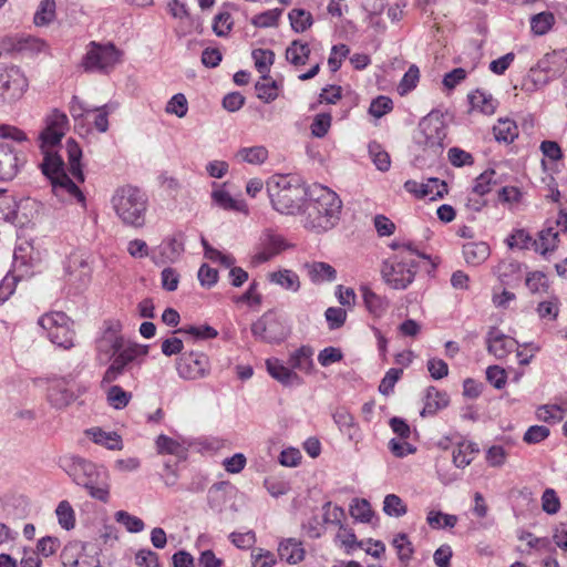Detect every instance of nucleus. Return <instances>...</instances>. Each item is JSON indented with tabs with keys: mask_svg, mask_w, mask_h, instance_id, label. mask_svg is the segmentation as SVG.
Instances as JSON below:
<instances>
[{
	"mask_svg": "<svg viewBox=\"0 0 567 567\" xmlns=\"http://www.w3.org/2000/svg\"><path fill=\"white\" fill-rule=\"evenodd\" d=\"M305 269L311 282L320 285L337 279V270L328 262L312 261L305 264Z\"/></svg>",
	"mask_w": 567,
	"mask_h": 567,
	"instance_id": "24",
	"label": "nucleus"
},
{
	"mask_svg": "<svg viewBox=\"0 0 567 567\" xmlns=\"http://www.w3.org/2000/svg\"><path fill=\"white\" fill-rule=\"evenodd\" d=\"M234 20L229 12H219L213 20V31L217 37H226L233 29Z\"/></svg>",
	"mask_w": 567,
	"mask_h": 567,
	"instance_id": "54",
	"label": "nucleus"
},
{
	"mask_svg": "<svg viewBox=\"0 0 567 567\" xmlns=\"http://www.w3.org/2000/svg\"><path fill=\"white\" fill-rule=\"evenodd\" d=\"M567 59L564 52L553 51L546 53L539 61L538 68L546 73L548 78H559L566 71Z\"/></svg>",
	"mask_w": 567,
	"mask_h": 567,
	"instance_id": "22",
	"label": "nucleus"
},
{
	"mask_svg": "<svg viewBox=\"0 0 567 567\" xmlns=\"http://www.w3.org/2000/svg\"><path fill=\"white\" fill-rule=\"evenodd\" d=\"M266 368L271 378L280 382L282 385L292 386L300 385L302 383V379L291 369V367H286L282 361L277 358L267 359Z\"/></svg>",
	"mask_w": 567,
	"mask_h": 567,
	"instance_id": "17",
	"label": "nucleus"
},
{
	"mask_svg": "<svg viewBox=\"0 0 567 567\" xmlns=\"http://www.w3.org/2000/svg\"><path fill=\"white\" fill-rule=\"evenodd\" d=\"M362 299L367 311L374 318L383 317L389 307L390 301L385 296L375 293L369 286L362 285L360 287Z\"/></svg>",
	"mask_w": 567,
	"mask_h": 567,
	"instance_id": "18",
	"label": "nucleus"
},
{
	"mask_svg": "<svg viewBox=\"0 0 567 567\" xmlns=\"http://www.w3.org/2000/svg\"><path fill=\"white\" fill-rule=\"evenodd\" d=\"M423 196L430 200L442 198L447 194V184L439 178H429L424 182Z\"/></svg>",
	"mask_w": 567,
	"mask_h": 567,
	"instance_id": "53",
	"label": "nucleus"
},
{
	"mask_svg": "<svg viewBox=\"0 0 567 567\" xmlns=\"http://www.w3.org/2000/svg\"><path fill=\"white\" fill-rule=\"evenodd\" d=\"M267 193L277 212L292 215L302 207L309 189L287 175H274L267 182Z\"/></svg>",
	"mask_w": 567,
	"mask_h": 567,
	"instance_id": "3",
	"label": "nucleus"
},
{
	"mask_svg": "<svg viewBox=\"0 0 567 567\" xmlns=\"http://www.w3.org/2000/svg\"><path fill=\"white\" fill-rule=\"evenodd\" d=\"M118 62L120 51L113 44L91 42L82 63L86 71L109 72Z\"/></svg>",
	"mask_w": 567,
	"mask_h": 567,
	"instance_id": "8",
	"label": "nucleus"
},
{
	"mask_svg": "<svg viewBox=\"0 0 567 567\" xmlns=\"http://www.w3.org/2000/svg\"><path fill=\"white\" fill-rule=\"evenodd\" d=\"M176 370L185 380L202 379L209 374V359L203 352H185L177 360Z\"/></svg>",
	"mask_w": 567,
	"mask_h": 567,
	"instance_id": "10",
	"label": "nucleus"
},
{
	"mask_svg": "<svg viewBox=\"0 0 567 567\" xmlns=\"http://www.w3.org/2000/svg\"><path fill=\"white\" fill-rule=\"evenodd\" d=\"M65 270L69 281L79 287L87 285L91 279L92 268L82 254H71L68 258Z\"/></svg>",
	"mask_w": 567,
	"mask_h": 567,
	"instance_id": "14",
	"label": "nucleus"
},
{
	"mask_svg": "<svg viewBox=\"0 0 567 567\" xmlns=\"http://www.w3.org/2000/svg\"><path fill=\"white\" fill-rule=\"evenodd\" d=\"M277 559L274 553L264 548H255L251 551L252 567H274Z\"/></svg>",
	"mask_w": 567,
	"mask_h": 567,
	"instance_id": "64",
	"label": "nucleus"
},
{
	"mask_svg": "<svg viewBox=\"0 0 567 567\" xmlns=\"http://www.w3.org/2000/svg\"><path fill=\"white\" fill-rule=\"evenodd\" d=\"M142 196L137 187L124 186L113 196V206L117 216L130 225H136L142 213Z\"/></svg>",
	"mask_w": 567,
	"mask_h": 567,
	"instance_id": "7",
	"label": "nucleus"
},
{
	"mask_svg": "<svg viewBox=\"0 0 567 567\" xmlns=\"http://www.w3.org/2000/svg\"><path fill=\"white\" fill-rule=\"evenodd\" d=\"M525 284L530 292H546L548 290L547 277L542 271H532L526 276Z\"/></svg>",
	"mask_w": 567,
	"mask_h": 567,
	"instance_id": "56",
	"label": "nucleus"
},
{
	"mask_svg": "<svg viewBox=\"0 0 567 567\" xmlns=\"http://www.w3.org/2000/svg\"><path fill=\"white\" fill-rule=\"evenodd\" d=\"M332 117L329 113L317 114L311 123V134L316 137H324L331 127Z\"/></svg>",
	"mask_w": 567,
	"mask_h": 567,
	"instance_id": "57",
	"label": "nucleus"
},
{
	"mask_svg": "<svg viewBox=\"0 0 567 567\" xmlns=\"http://www.w3.org/2000/svg\"><path fill=\"white\" fill-rule=\"evenodd\" d=\"M493 133L496 141L511 144L518 137L519 131L516 122L506 117L498 118L497 123L493 126Z\"/></svg>",
	"mask_w": 567,
	"mask_h": 567,
	"instance_id": "32",
	"label": "nucleus"
},
{
	"mask_svg": "<svg viewBox=\"0 0 567 567\" xmlns=\"http://www.w3.org/2000/svg\"><path fill=\"white\" fill-rule=\"evenodd\" d=\"M236 158L251 165H261L268 158V150L262 145L241 147L237 151Z\"/></svg>",
	"mask_w": 567,
	"mask_h": 567,
	"instance_id": "36",
	"label": "nucleus"
},
{
	"mask_svg": "<svg viewBox=\"0 0 567 567\" xmlns=\"http://www.w3.org/2000/svg\"><path fill=\"white\" fill-rule=\"evenodd\" d=\"M351 516L362 523H369L372 518L371 505L367 499H355L350 506Z\"/></svg>",
	"mask_w": 567,
	"mask_h": 567,
	"instance_id": "58",
	"label": "nucleus"
},
{
	"mask_svg": "<svg viewBox=\"0 0 567 567\" xmlns=\"http://www.w3.org/2000/svg\"><path fill=\"white\" fill-rule=\"evenodd\" d=\"M156 449L161 454H171L177 456L178 458H186L187 450L184 447V445L164 434H161L156 439Z\"/></svg>",
	"mask_w": 567,
	"mask_h": 567,
	"instance_id": "38",
	"label": "nucleus"
},
{
	"mask_svg": "<svg viewBox=\"0 0 567 567\" xmlns=\"http://www.w3.org/2000/svg\"><path fill=\"white\" fill-rule=\"evenodd\" d=\"M341 208L342 202L336 192L321 184H313L309 187L303 226L316 233L327 231L337 225Z\"/></svg>",
	"mask_w": 567,
	"mask_h": 567,
	"instance_id": "2",
	"label": "nucleus"
},
{
	"mask_svg": "<svg viewBox=\"0 0 567 567\" xmlns=\"http://www.w3.org/2000/svg\"><path fill=\"white\" fill-rule=\"evenodd\" d=\"M392 110H393L392 100L388 96L380 95V96L375 97L374 100H372L370 107H369V113L372 116L380 118V117L384 116L385 114L390 113Z\"/></svg>",
	"mask_w": 567,
	"mask_h": 567,
	"instance_id": "63",
	"label": "nucleus"
},
{
	"mask_svg": "<svg viewBox=\"0 0 567 567\" xmlns=\"http://www.w3.org/2000/svg\"><path fill=\"white\" fill-rule=\"evenodd\" d=\"M555 22V16L550 11H543L534 14L529 20L532 32L538 37L548 33L553 29Z\"/></svg>",
	"mask_w": 567,
	"mask_h": 567,
	"instance_id": "37",
	"label": "nucleus"
},
{
	"mask_svg": "<svg viewBox=\"0 0 567 567\" xmlns=\"http://www.w3.org/2000/svg\"><path fill=\"white\" fill-rule=\"evenodd\" d=\"M47 398L50 404L61 409L71 404L75 395L70 386V380L66 378L54 377L48 380Z\"/></svg>",
	"mask_w": 567,
	"mask_h": 567,
	"instance_id": "13",
	"label": "nucleus"
},
{
	"mask_svg": "<svg viewBox=\"0 0 567 567\" xmlns=\"http://www.w3.org/2000/svg\"><path fill=\"white\" fill-rule=\"evenodd\" d=\"M429 259L414 250H403L383 261L381 276L386 286L395 290L406 289L413 281L417 271L416 258Z\"/></svg>",
	"mask_w": 567,
	"mask_h": 567,
	"instance_id": "4",
	"label": "nucleus"
},
{
	"mask_svg": "<svg viewBox=\"0 0 567 567\" xmlns=\"http://www.w3.org/2000/svg\"><path fill=\"white\" fill-rule=\"evenodd\" d=\"M505 241L511 249L534 248V238L525 229H515Z\"/></svg>",
	"mask_w": 567,
	"mask_h": 567,
	"instance_id": "46",
	"label": "nucleus"
},
{
	"mask_svg": "<svg viewBox=\"0 0 567 567\" xmlns=\"http://www.w3.org/2000/svg\"><path fill=\"white\" fill-rule=\"evenodd\" d=\"M38 324L53 344L65 350L74 347L73 321L64 312H47L39 318Z\"/></svg>",
	"mask_w": 567,
	"mask_h": 567,
	"instance_id": "6",
	"label": "nucleus"
},
{
	"mask_svg": "<svg viewBox=\"0 0 567 567\" xmlns=\"http://www.w3.org/2000/svg\"><path fill=\"white\" fill-rule=\"evenodd\" d=\"M132 393L123 390L118 385H112L106 391V401L115 410L124 409L131 401Z\"/></svg>",
	"mask_w": 567,
	"mask_h": 567,
	"instance_id": "42",
	"label": "nucleus"
},
{
	"mask_svg": "<svg viewBox=\"0 0 567 567\" xmlns=\"http://www.w3.org/2000/svg\"><path fill=\"white\" fill-rule=\"evenodd\" d=\"M491 255V249L485 241H470L463 245V257L470 266L482 265Z\"/></svg>",
	"mask_w": 567,
	"mask_h": 567,
	"instance_id": "26",
	"label": "nucleus"
},
{
	"mask_svg": "<svg viewBox=\"0 0 567 567\" xmlns=\"http://www.w3.org/2000/svg\"><path fill=\"white\" fill-rule=\"evenodd\" d=\"M457 520L456 515L444 514L440 511H430L426 516L427 524L434 529L452 528L456 525Z\"/></svg>",
	"mask_w": 567,
	"mask_h": 567,
	"instance_id": "45",
	"label": "nucleus"
},
{
	"mask_svg": "<svg viewBox=\"0 0 567 567\" xmlns=\"http://www.w3.org/2000/svg\"><path fill=\"white\" fill-rule=\"evenodd\" d=\"M478 452L480 449L476 443L461 441L452 451L453 463L456 467L464 468L474 461Z\"/></svg>",
	"mask_w": 567,
	"mask_h": 567,
	"instance_id": "25",
	"label": "nucleus"
},
{
	"mask_svg": "<svg viewBox=\"0 0 567 567\" xmlns=\"http://www.w3.org/2000/svg\"><path fill=\"white\" fill-rule=\"evenodd\" d=\"M29 82L17 66H0V100L8 93L11 99L21 97L28 90Z\"/></svg>",
	"mask_w": 567,
	"mask_h": 567,
	"instance_id": "11",
	"label": "nucleus"
},
{
	"mask_svg": "<svg viewBox=\"0 0 567 567\" xmlns=\"http://www.w3.org/2000/svg\"><path fill=\"white\" fill-rule=\"evenodd\" d=\"M291 29L297 33L307 31L313 23L312 14L305 10L295 8L288 13Z\"/></svg>",
	"mask_w": 567,
	"mask_h": 567,
	"instance_id": "39",
	"label": "nucleus"
},
{
	"mask_svg": "<svg viewBox=\"0 0 567 567\" xmlns=\"http://www.w3.org/2000/svg\"><path fill=\"white\" fill-rule=\"evenodd\" d=\"M536 417L546 423H557L564 417V411L559 405L546 404L536 410Z\"/></svg>",
	"mask_w": 567,
	"mask_h": 567,
	"instance_id": "52",
	"label": "nucleus"
},
{
	"mask_svg": "<svg viewBox=\"0 0 567 567\" xmlns=\"http://www.w3.org/2000/svg\"><path fill=\"white\" fill-rule=\"evenodd\" d=\"M126 349L133 350L135 357L138 353L137 346L132 344L122 336L118 322H104L101 334L95 340L96 360L101 364H106Z\"/></svg>",
	"mask_w": 567,
	"mask_h": 567,
	"instance_id": "5",
	"label": "nucleus"
},
{
	"mask_svg": "<svg viewBox=\"0 0 567 567\" xmlns=\"http://www.w3.org/2000/svg\"><path fill=\"white\" fill-rule=\"evenodd\" d=\"M269 280L286 290L297 292L300 289L299 276L290 269H282L269 274Z\"/></svg>",
	"mask_w": 567,
	"mask_h": 567,
	"instance_id": "35",
	"label": "nucleus"
},
{
	"mask_svg": "<svg viewBox=\"0 0 567 567\" xmlns=\"http://www.w3.org/2000/svg\"><path fill=\"white\" fill-rule=\"evenodd\" d=\"M289 247L290 245L281 235L267 231L261 239L259 251L254 256V261L257 264L266 262Z\"/></svg>",
	"mask_w": 567,
	"mask_h": 567,
	"instance_id": "15",
	"label": "nucleus"
},
{
	"mask_svg": "<svg viewBox=\"0 0 567 567\" xmlns=\"http://www.w3.org/2000/svg\"><path fill=\"white\" fill-rule=\"evenodd\" d=\"M486 343L487 351L499 360L506 358L514 351L517 344L515 339L504 334L496 328H492L488 331Z\"/></svg>",
	"mask_w": 567,
	"mask_h": 567,
	"instance_id": "16",
	"label": "nucleus"
},
{
	"mask_svg": "<svg viewBox=\"0 0 567 567\" xmlns=\"http://www.w3.org/2000/svg\"><path fill=\"white\" fill-rule=\"evenodd\" d=\"M257 97L265 103H271L279 96L280 85L269 75H261L255 85Z\"/></svg>",
	"mask_w": 567,
	"mask_h": 567,
	"instance_id": "34",
	"label": "nucleus"
},
{
	"mask_svg": "<svg viewBox=\"0 0 567 567\" xmlns=\"http://www.w3.org/2000/svg\"><path fill=\"white\" fill-rule=\"evenodd\" d=\"M447 404L449 398L445 392H441L434 386H429L425 394L422 415H434L439 410L447 406Z\"/></svg>",
	"mask_w": 567,
	"mask_h": 567,
	"instance_id": "30",
	"label": "nucleus"
},
{
	"mask_svg": "<svg viewBox=\"0 0 567 567\" xmlns=\"http://www.w3.org/2000/svg\"><path fill=\"white\" fill-rule=\"evenodd\" d=\"M369 154L372 162L379 171L386 172L391 166V159L388 152H385L380 144L373 142L369 144Z\"/></svg>",
	"mask_w": 567,
	"mask_h": 567,
	"instance_id": "50",
	"label": "nucleus"
},
{
	"mask_svg": "<svg viewBox=\"0 0 567 567\" xmlns=\"http://www.w3.org/2000/svg\"><path fill=\"white\" fill-rule=\"evenodd\" d=\"M55 0H41L33 17L34 24L37 27L50 24L55 19Z\"/></svg>",
	"mask_w": 567,
	"mask_h": 567,
	"instance_id": "41",
	"label": "nucleus"
},
{
	"mask_svg": "<svg viewBox=\"0 0 567 567\" xmlns=\"http://www.w3.org/2000/svg\"><path fill=\"white\" fill-rule=\"evenodd\" d=\"M383 511L389 516L401 517L406 514L408 507L401 497L389 494L384 498Z\"/></svg>",
	"mask_w": 567,
	"mask_h": 567,
	"instance_id": "51",
	"label": "nucleus"
},
{
	"mask_svg": "<svg viewBox=\"0 0 567 567\" xmlns=\"http://www.w3.org/2000/svg\"><path fill=\"white\" fill-rule=\"evenodd\" d=\"M59 524L62 528L70 530L75 526V514L68 501L59 503L55 509Z\"/></svg>",
	"mask_w": 567,
	"mask_h": 567,
	"instance_id": "48",
	"label": "nucleus"
},
{
	"mask_svg": "<svg viewBox=\"0 0 567 567\" xmlns=\"http://www.w3.org/2000/svg\"><path fill=\"white\" fill-rule=\"evenodd\" d=\"M542 509L548 515H555L560 509V499L554 488H546L542 495Z\"/></svg>",
	"mask_w": 567,
	"mask_h": 567,
	"instance_id": "59",
	"label": "nucleus"
},
{
	"mask_svg": "<svg viewBox=\"0 0 567 567\" xmlns=\"http://www.w3.org/2000/svg\"><path fill=\"white\" fill-rule=\"evenodd\" d=\"M212 198L214 203L223 209L239 212V213H248L247 204L243 199L234 198L225 189L214 190L212 194Z\"/></svg>",
	"mask_w": 567,
	"mask_h": 567,
	"instance_id": "33",
	"label": "nucleus"
},
{
	"mask_svg": "<svg viewBox=\"0 0 567 567\" xmlns=\"http://www.w3.org/2000/svg\"><path fill=\"white\" fill-rule=\"evenodd\" d=\"M560 243L559 231L550 221L538 233V237L534 239V250L543 256L557 249Z\"/></svg>",
	"mask_w": 567,
	"mask_h": 567,
	"instance_id": "21",
	"label": "nucleus"
},
{
	"mask_svg": "<svg viewBox=\"0 0 567 567\" xmlns=\"http://www.w3.org/2000/svg\"><path fill=\"white\" fill-rule=\"evenodd\" d=\"M23 164L21 152L9 143H0V182L12 181Z\"/></svg>",
	"mask_w": 567,
	"mask_h": 567,
	"instance_id": "12",
	"label": "nucleus"
},
{
	"mask_svg": "<svg viewBox=\"0 0 567 567\" xmlns=\"http://www.w3.org/2000/svg\"><path fill=\"white\" fill-rule=\"evenodd\" d=\"M258 282L254 280L250 282L248 289L240 296L234 299L236 303H246L251 309H259L262 302V296L258 291Z\"/></svg>",
	"mask_w": 567,
	"mask_h": 567,
	"instance_id": "44",
	"label": "nucleus"
},
{
	"mask_svg": "<svg viewBox=\"0 0 567 567\" xmlns=\"http://www.w3.org/2000/svg\"><path fill=\"white\" fill-rule=\"evenodd\" d=\"M251 55L257 71L262 75H268L270 66L275 61V53L271 50L255 49Z\"/></svg>",
	"mask_w": 567,
	"mask_h": 567,
	"instance_id": "47",
	"label": "nucleus"
},
{
	"mask_svg": "<svg viewBox=\"0 0 567 567\" xmlns=\"http://www.w3.org/2000/svg\"><path fill=\"white\" fill-rule=\"evenodd\" d=\"M468 102L472 110L485 115L494 114L497 107V101L492 94L480 89L468 94Z\"/></svg>",
	"mask_w": 567,
	"mask_h": 567,
	"instance_id": "27",
	"label": "nucleus"
},
{
	"mask_svg": "<svg viewBox=\"0 0 567 567\" xmlns=\"http://www.w3.org/2000/svg\"><path fill=\"white\" fill-rule=\"evenodd\" d=\"M134 358H135V352L131 349H126V350L120 352V354L117 357H115V359L113 360L111 365L106 369V371L103 375V379H102V384L111 383V382L115 381L118 378V375L122 373L124 367L128 362H131Z\"/></svg>",
	"mask_w": 567,
	"mask_h": 567,
	"instance_id": "31",
	"label": "nucleus"
},
{
	"mask_svg": "<svg viewBox=\"0 0 567 567\" xmlns=\"http://www.w3.org/2000/svg\"><path fill=\"white\" fill-rule=\"evenodd\" d=\"M70 123L65 113L54 109L44 118V127L39 135V146L43 155L40 167L50 179L55 197L64 203H76L85 207V195L78 184L85 181L81 158L82 150L73 138L65 143L68 168L73 179L65 172L63 157L59 154L61 141L69 131Z\"/></svg>",
	"mask_w": 567,
	"mask_h": 567,
	"instance_id": "1",
	"label": "nucleus"
},
{
	"mask_svg": "<svg viewBox=\"0 0 567 567\" xmlns=\"http://www.w3.org/2000/svg\"><path fill=\"white\" fill-rule=\"evenodd\" d=\"M165 111L169 114L176 115L179 118L186 116L188 111V102L186 96L183 93L173 95L168 101Z\"/></svg>",
	"mask_w": 567,
	"mask_h": 567,
	"instance_id": "61",
	"label": "nucleus"
},
{
	"mask_svg": "<svg viewBox=\"0 0 567 567\" xmlns=\"http://www.w3.org/2000/svg\"><path fill=\"white\" fill-rule=\"evenodd\" d=\"M251 333L264 342L280 343L288 337L289 331L276 313L268 311L251 324Z\"/></svg>",
	"mask_w": 567,
	"mask_h": 567,
	"instance_id": "9",
	"label": "nucleus"
},
{
	"mask_svg": "<svg viewBox=\"0 0 567 567\" xmlns=\"http://www.w3.org/2000/svg\"><path fill=\"white\" fill-rule=\"evenodd\" d=\"M230 542L239 549H250L257 542L256 533L251 529L246 532H233L229 535Z\"/></svg>",
	"mask_w": 567,
	"mask_h": 567,
	"instance_id": "60",
	"label": "nucleus"
},
{
	"mask_svg": "<svg viewBox=\"0 0 567 567\" xmlns=\"http://www.w3.org/2000/svg\"><path fill=\"white\" fill-rule=\"evenodd\" d=\"M393 546L395 547L399 559L402 563H408L412 558V543L409 540L405 534H399L398 536H395V538L393 539Z\"/></svg>",
	"mask_w": 567,
	"mask_h": 567,
	"instance_id": "62",
	"label": "nucleus"
},
{
	"mask_svg": "<svg viewBox=\"0 0 567 567\" xmlns=\"http://www.w3.org/2000/svg\"><path fill=\"white\" fill-rule=\"evenodd\" d=\"M85 435L93 443L112 451H120L123 447V441L115 431H105L102 427L94 426L85 430Z\"/></svg>",
	"mask_w": 567,
	"mask_h": 567,
	"instance_id": "20",
	"label": "nucleus"
},
{
	"mask_svg": "<svg viewBox=\"0 0 567 567\" xmlns=\"http://www.w3.org/2000/svg\"><path fill=\"white\" fill-rule=\"evenodd\" d=\"M313 350L309 346H301L289 355V365L291 369L299 370L305 373H311L313 370Z\"/></svg>",
	"mask_w": 567,
	"mask_h": 567,
	"instance_id": "28",
	"label": "nucleus"
},
{
	"mask_svg": "<svg viewBox=\"0 0 567 567\" xmlns=\"http://www.w3.org/2000/svg\"><path fill=\"white\" fill-rule=\"evenodd\" d=\"M336 542L340 547L344 548L347 554H351L357 548H363V542H358L353 529L344 525H340L336 535Z\"/></svg>",
	"mask_w": 567,
	"mask_h": 567,
	"instance_id": "40",
	"label": "nucleus"
},
{
	"mask_svg": "<svg viewBox=\"0 0 567 567\" xmlns=\"http://www.w3.org/2000/svg\"><path fill=\"white\" fill-rule=\"evenodd\" d=\"M277 551L279 558L290 565L299 564L306 557L302 542L292 537L282 539L278 545Z\"/></svg>",
	"mask_w": 567,
	"mask_h": 567,
	"instance_id": "19",
	"label": "nucleus"
},
{
	"mask_svg": "<svg viewBox=\"0 0 567 567\" xmlns=\"http://www.w3.org/2000/svg\"><path fill=\"white\" fill-rule=\"evenodd\" d=\"M323 511V523L327 525H336L339 526L342 525V520L344 518V511L342 507L338 505H333L331 502H327L322 506Z\"/></svg>",
	"mask_w": 567,
	"mask_h": 567,
	"instance_id": "55",
	"label": "nucleus"
},
{
	"mask_svg": "<svg viewBox=\"0 0 567 567\" xmlns=\"http://www.w3.org/2000/svg\"><path fill=\"white\" fill-rule=\"evenodd\" d=\"M47 48V43L33 35H21L17 38L14 49L20 52L39 53Z\"/></svg>",
	"mask_w": 567,
	"mask_h": 567,
	"instance_id": "43",
	"label": "nucleus"
},
{
	"mask_svg": "<svg viewBox=\"0 0 567 567\" xmlns=\"http://www.w3.org/2000/svg\"><path fill=\"white\" fill-rule=\"evenodd\" d=\"M332 417L339 430L347 434L350 440H354L359 436V426L353 415L346 408H338L332 414Z\"/></svg>",
	"mask_w": 567,
	"mask_h": 567,
	"instance_id": "29",
	"label": "nucleus"
},
{
	"mask_svg": "<svg viewBox=\"0 0 567 567\" xmlns=\"http://www.w3.org/2000/svg\"><path fill=\"white\" fill-rule=\"evenodd\" d=\"M285 56L293 68L300 69L311 60L310 45L302 40H293L287 47Z\"/></svg>",
	"mask_w": 567,
	"mask_h": 567,
	"instance_id": "23",
	"label": "nucleus"
},
{
	"mask_svg": "<svg viewBox=\"0 0 567 567\" xmlns=\"http://www.w3.org/2000/svg\"><path fill=\"white\" fill-rule=\"evenodd\" d=\"M496 172L494 169H486L480 176L476 177L473 193L477 196H484L492 190V186L496 184L495 181Z\"/></svg>",
	"mask_w": 567,
	"mask_h": 567,
	"instance_id": "49",
	"label": "nucleus"
}]
</instances>
